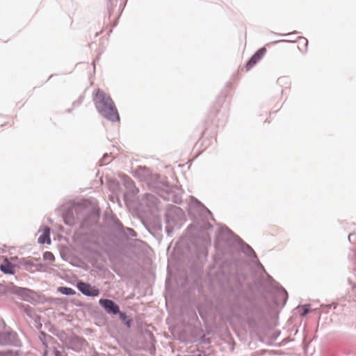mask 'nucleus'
Listing matches in <instances>:
<instances>
[{
  "label": "nucleus",
  "mask_w": 356,
  "mask_h": 356,
  "mask_svg": "<svg viewBox=\"0 0 356 356\" xmlns=\"http://www.w3.org/2000/svg\"><path fill=\"white\" fill-rule=\"evenodd\" d=\"M266 49L265 47L261 48L259 49L250 59L248 63L245 65V69L247 71H249L250 69L253 67L254 65H256L264 56Z\"/></svg>",
  "instance_id": "nucleus-6"
},
{
  "label": "nucleus",
  "mask_w": 356,
  "mask_h": 356,
  "mask_svg": "<svg viewBox=\"0 0 356 356\" xmlns=\"http://www.w3.org/2000/svg\"><path fill=\"white\" fill-rule=\"evenodd\" d=\"M100 305L104 308L106 312L116 314L119 313V307L113 301L108 299H100L99 301Z\"/></svg>",
  "instance_id": "nucleus-3"
},
{
  "label": "nucleus",
  "mask_w": 356,
  "mask_h": 356,
  "mask_svg": "<svg viewBox=\"0 0 356 356\" xmlns=\"http://www.w3.org/2000/svg\"><path fill=\"white\" fill-rule=\"evenodd\" d=\"M78 289L83 294L89 296H97L99 293V289L92 287L90 284L82 282L77 283Z\"/></svg>",
  "instance_id": "nucleus-2"
},
{
  "label": "nucleus",
  "mask_w": 356,
  "mask_h": 356,
  "mask_svg": "<svg viewBox=\"0 0 356 356\" xmlns=\"http://www.w3.org/2000/svg\"><path fill=\"white\" fill-rule=\"evenodd\" d=\"M266 49L265 47L261 48L259 49L250 59L248 63L245 65V69L247 71H249L250 69L253 67L254 65H256L264 56Z\"/></svg>",
  "instance_id": "nucleus-4"
},
{
  "label": "nucleus",
  "mask_w": 356,
  "mask_h": 356,
  "mask_svg": "<svg viewBox=\"0 0 356 356\" xmlns=\"http://www.w3.org/2000/svg\"><path fill=\"white\" fill-rule=\"evenodd\" d=\"M93 101L98 112L108 120L119 122L120 115L111 97L100 89L93 93Z\"/></svg>",
  "instance_id": "nucleus-1"
},
{
  "label": "nucleus",
  "mask_w": 356,
  "mask_h": 356,
  "mask_svg": "<svg viewBox=\"0 0 356 356\" xmlns=\"http://www.w3.org/2000/svg\"><path fill=\"white\" fill-rule=\"evenodd\" d=\"M0 269L2 272L6 274L14 273V266L7 259L1 264Z\"/></svg>",
  "instance_id": "nucleus-8"
},
{
  "label": "nucleus",
  "mask_w": 356,
  "mask_h": 356,
  "mask_svg": "<svg viewBox=\"0 0 356 356\" xmlns=\"http://www.w3.org/2000/svg\"><path fill=\"white\" fill-rule=\"evenodd\" d=\"M266 49L265 47L261 48L259 49L250 59L248 63L245 65V69L247 71H249L250 69L253 67L254 65H256L264 56Z\"/></svg>",
  "instance_id": "nucleus-5"
},
{
  "label": "nucleus",
  "mask_w": 356,
  "mask_h": 356,
  "mask_svg": "<svg viewBox=\"0 0 356 356\" xmlns=\"http://www.w3.org/2000/svg\"><path fill=\"white\" fill-rule=\"evenodd\" d=\"M58 290L59 292H60L61 293L65 294V295L75 294V291L73 289L69 288V287L61 286V287H59Z\"/></svg>",
  "instance_id": "nucleus-9"
},
{
  "label": "nucleus",
  "mask_w": 356,
  "mask_h": 356,
  "mask_svg": "<svg viewBox=\"0 0 356 356\" xmlns=\"http://www.w3.org/2000/svg\"><path fill=\"white\" fill-rule=\"evenodd\" d=\"M44 257L45 259H48V260H54V256L50 252H46L44 254Z\"/></svg>",
  "instance_id": "nucleus-10"
},
{
  "label": "nucleus",
  "mask_w": 356,
  "mask_h": 356,
  "mask_svg": "<svg viewBox=\"0 0 356 356\" xmlns=\"http://www.w3.org/2000/svg\"><path fill=\"white\" fill-rule=\"evenodd\" d=\"M0 356H8V355L6 353H0Z\"/></svg>",
  "instance_id": "nucleus-11"
},
{
  "label": "nucleus",
  "mask_w": 356,
  "mask_h": 356,
  "mask_svg": "<svg viewBox=\"0 0 356 356\" xmlns=\"http://www.w3.org/2000/svg\"><path fill=\"white\" fill-rule=\"evenodd\" d=\"M42 232V234L38 238V242L42 244L45 243L50 244V229L48 227H44Z\"/></svg>",
  "instance_id": "nucleus-7"
}]
</instances>
